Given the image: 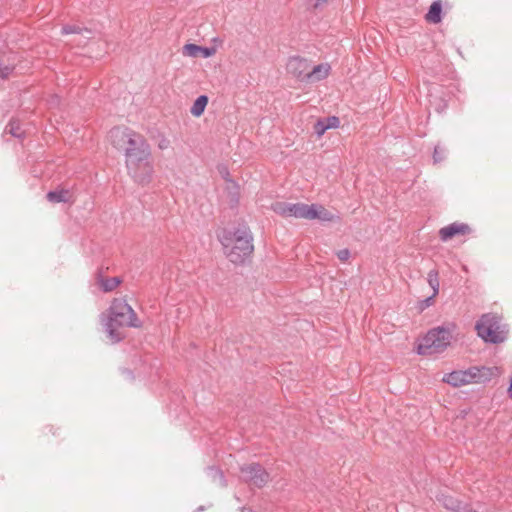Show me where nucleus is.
I'll list each match as a JSON object with an SVG mask.
<instances>
[{"instance_id": "1", "label": "nucleus", "mask_w": 512, "mask_h": 512, "mask_svg": "<svg viewBox=\"0 0 512 512\" xmlns=\"http://www.w3.org/2000/svg\"><path fill=\"white\" fill-rule=\"evenodd\" d=\"M112 144L125 152L127 172L141 185H147L154 175L151 147L146 138L130 129L116 127L111 130Z\"/></svg>"}, {"instance_id": "2", "label": "nucleus", "mask_w": 512, "mask_h": 512, "mask_svg": "<svg viewBox=\"0 0 512 512\" xmlns=\"http://www.w3.org/2000/svg\"><path fill=\"white\" fill-rule=\"evenodd\" d=\"M224 253L232 263L244 262L253 252L252 236L248 227L225 230L220 237Z\"/></svg>"}, {"instance_id": "3", "label": "nucleus", "mask_w": 512, "mask_h": 512, "mask_svg": "<svg viewBox=\"0 0 512 512\" xmlns=\"http://www.w3.org/2000/svg\"><path fill=\"white\" fill-rule=\"evenodd\" d=\"M272 210L283 217L303 218L307 220L318 219L324 222H331L335 219L333 213L324 206L318 204L276 202Z\"/></svg>"}, {"instance_id": "4", "label": "nucleus", "mask_w": 512, "mask_h": 512, "mask_svg": "<svg viewBox=\"0 0 512 512\" xmlns=\"http://www.w3.org/2000/svg\"><path fill=\"white\" fill-rule=\"evenodd\" d=\"M105 326L110 340L112 342H117L123 337L118 328L124 326L137 327V317L134 310L126 303L125 300L115 299L109 309L108 319Z\"/></svg>"}, {"instance_id": "5", "label": "nucleus", "mask_w": 512, "mask_h": 512, "mask_svg": "<svg viewBox=\"0 0 512 512\" xmlns=\"http://www.w3.org/2000/svg\"><path fill=\"white\" fill-rule=\"evenodd\" d=\"M454 330V324L431 329L424 337L419 339L416 347L417 353L432 355L443 352L450 345Z\"/></svg>"}, {"instance_id": "6", "label": "nucleus", "mask_w": 512, "mask_h": 512, "mask_svg": "<svg viewBox=\"0 0 512 512\" xmlns=\"http://www.w3.org/2000/svg\"><path fill=\"white\" fill-rule=\"evenodd\" d=\"M500 374L501 370L498 367H471L446 374L443 382L453 387H460L471 383H483Z\"/></svg>"}, {"instance_id": "7", "label": "nucleus", "mask_w": 512, "mask_h": 512, "mask_svg": "<svg viewBox=\"0 0 512 512\" xmlns=\"http://www.w3.org/2000/svg\"><path fill=\"white\" fill-rule=\"evenodd\" d=\"M476 331L479 337L486 342L499 343L507 337L506 326L494 314H485L476 323Z\"/></svg>"}, {"instance_id": "8", "label": "nucleus", "mask_w": 512, "mask_h": 512, "mask_svg": "<svg viewBox=\"0 0 512 512\" xmlns=\"http://www.w3.org/2000/svg\"><path fill=\"white\" fill-rule=\"evenodd\" d=\"M241 478L251 486L262 487L269 475L260 465L249 464L241 468Z\"/></svg>"}, {"instance_id": "9", "label": "nucleus", "mask_w": 512, "mask_h": 512, "mask_svg": "<svg viewBox=\"0 0 512 512\" xmlns=\"http://www.w3.org/2000/svg\"><path fill=\"white\" fill-rule=\"evenodd\" d=\"M310 64L308 60L294 56L288 59L286 71L300 81H306Z\"/></svg>"}, {"instance_id": "10", "label": "nucleus", "mask_w": 512, "mask_h": 512, "mask_svg": "<svg viewBox=\"0 0 512 512\" xmlns=\"http://www.w3.org/2000/svg\"><path fill=\"white\" fill-rule=\"evenodd\" d=\"M217 46L203 47L193 43L185 44L182 47V55L190 58H210L217 53Z\"/></svg>"}, {"instance_id": "11", "label": "nucleus", "mask_w": 512, "mask_h": 512, "mask_svg": "<svg viewBox=\"0 0 512 512\" xmlns=\"http://www.w3.org/2000/svg\"><path fill=\"white\" fill-rule=\"evenodd\" d=\"M470 227L464 223H452L440 229L439 236L442 241H448L456 236H464L470 233Z\"/></svg>"}, {"instance_id": "12", "label": "nucleus", "mask_w": 512, "mask_h": 512, "mask_svg": "<svg viewBox=\"0 0 512 512\" xmlns=\"http://www.w3.org/2000/svg\"><path fill=\"white\" fill-rule=\"evenodd\" d=\"M16 55L14 53H2L0 55V76L8 77L17 66L15 65Z\"/></svg>"}, {"instance_id": "13", "label": "nucleus", "mask_w": 512, "mask_h": 512, "mask_svg": "<svg viewBox=\"0 0 512 512\" xmlns=\"http://www.w3.org/2000/svg\"><path fill=\"white\" fill-rule=\"evenodd\" d=\"M330 69L331 67L327 63L319 64L312 70L309 69L306 81L312 83L325 79L329 75Z\"/></svg>"}, {"instance_id": "14", "label": "nucleus", "mask_w": 512, "mask_h": 512, "mask_svg": "<svg viewBox=\"0 0 512 512\" xmlns=\"http://www.w3.org/2000/svg\"><path fill=\"white\" fill-rule=\"evenodd\" d=\"M442 8L443 4L441 0H436L432 2L427 14L425 15V20L428 23L432 24H438L439 22H441Z\"/></svg>"}, {"instance_id": "15", "label": "nucleus", "mask_w": 512, "mask_h": 512, "mask_svg": "<svg viewBox=\"0 0 512 512\" xmlns=\"http://www.w3.org/2000/svg\"><path fill=\"white\" fill-rule=\"evenodd\" d=\"M47 199L51 203H61V202H70L73 199V194L68 189H59L55 191H50L47 194Z\"/></svg>"}, {"instance_id": "16", "label": "nucleus", "mask_w": 512, "mask_h": 512, "mask_svg": "<svg viewBox=\"0 0 512 512\" xmlns=\"http://www.w3.org/2000/svg\"><path fill=\"white\" fill-rule=\"evenodd\" d=\"M444 507L452 512H469L472 511L467 505H463L451 496H443L441 499Z\"/></svg>"}, {"instance_id": "17", "label": "nucleus", "mask_w": 512, "mask_h": 512, "mask_svg": "<svg viewBox=\"0 0 512 512\" xmlns=\"http://www.w3.org/2000/svg\"><path fill=\"white\" fill-rule=\"evenodd\" d=\"M428 283L430 287L433 290V294L431 297L427 298L425 300V303L427 306L431 305L433 303V299L438 295L439 293V279H438V271L437 270H431L428 273L427 277Z\"/></svg>"}, {"instance_id": "18", "label": "nucleus", "mask_w": 512, "mask_h": 512, "mask_svg": "<svg viewBox=\"0 0 512 512\" xmlns=\"http://www.w3.org/2000/svg\"><path fill=\"white\" fill-rule=\"evenodd\" d=\"M208 104V97L206 95L199 96L193 103L192 107L190 108V113L194 117H200Z\"/></svg>"}, {"instance_id": "19", "label": "nucleus", "mask_w": 512, "mask_h": 512, "mask_svg": "<svg viewBox=\"0 0 512 512\" xmlns=\"http://www.w3.org/2000/svg\"><path fill=\"white\" fill-rule=\"evenodd\" d=\"M119 284L120 281L118 280V278L114 277L102 280L101 287L104 291L109 292L117 288Z\"/></svg>"}, {"instance_id": "20", "label": "nucleus", "mask_w": 512, "mask_h": 512, "mask_svg": "<svg viewBox=\"0 0 512 512\" xmlns=\"http://www.w3.org/2000/svg\"><path fill=\"white\" fill-rule=\"evenodd\" d=\"M326 125L327 130L331 128H337L340 124V120L338 117L332 116L326 119H323Z\"/></svg>"}, {"instance_id": "21", "label": "nucleus", "mask_w": 512, "mask_h": 512, "mask_svg": "<svg viewBox=\"0 0 512 512\" xmlns=\"http://www.w3.org/2000/svg\"><path fill=\"white\" fill-rule=\"evenodd\" d=\"M82 31H83L82 28H80L78 25H67L62 28L63 34H71V33L80 34Z\"/></svg>"}, {"instance_id": "22", "label": "nucleus", "mask_w": 512, "mask_h": 512, "mask_svg": "<svg viewBox=\"0 0 512 512\" xmlns=\"http://www.w3.org/2000/svg\"><path fill=\"white\" fill-rule=\"evenodd\" d=\"M314 129H315V132L318 134V136H322L327 130L324 120L323 119L319 120L315 124Z\"/></svg>"}, {"instance_id": "23", "label": "nucleus", "mask_w": 512, "mask_h": 512, "mask_svg": "<svg viewBox=\"0 0 512 512\" xmlns=\"http://www.w3.org/2000/svg\"><path fill=\"white\" fill-rule=\"evenodd\" d=\"M7 129H8V132L10 134H12L13 136H16V137H20L21 136L20 128L18 126H16V122L15 121L10 122L9 126L7 127Z\"/></svg>"}, {"instance_id": "24", "label": "nucleus", "mask_w": 512, "mask_h": 512, "mask_svg": "<svg viewBox=\"0 0 512 512\" xmlns=\"http://www.w3.org/2000/svg\"><path fill=\"white\" fill-rule=\"evenodd\" d=\"M337 257L341 262H346L350 257V252L348 249L339 250L337 252Z\"/></svg>"}, {"instance_id": "25", "label": "nucleus", "mask_w": 512, "mask_h": 512, "mask_svg": "<svg viewBox=\"0 0 512 512\" xmlns=\"http://www.w3.org/2000/svg\"><path fill=\"white\" fill-rule=\"evenodd\" d=\"M169 141L167 139H162L159 143H158V147L159 149L161 150H165L169 147Z\"/></svg>"}, {"instance_id": "26", "label": "nucleus", "mask_w": 512, "mask_h": 512, "mask_svg": "<svg viewBox=\"0 0 512 512\" xmlns=\"http://www.w3.org/2000/svg\"><path fill=\"white\" fill-rule=\"evenodd\" d=\"M328 0H310V3L312 4V6L314 8H317L318 6H320L321 4L327 2Z\"/></svg>"}, {"instance_id": "27", "label": "nucleus", "mask_w": 512, "mask_h": 512, "mask_svg": "<svg viewBox=\"0 0 512 512\" xmlns=\"http://www.w3.org/2000/svg\"><path fill=\"white\" fill-rule=\"evenodd\" d=\"M228 187L235 190V195L238 194V186L233 181H227Z\"/></svg>"}, {"instance_id": "28", "label": "nucleus", "mask_w": 512, "mask_h": 512, "mask_svg": "<svg viewBox=\"0 0 512 512\" xmlns=\"http://www.w3.org/2000/svg\"><path fill=\"white\" fill-rule=\"evenodd\" d=\"M212 42H213V43L221 44V40H220L219 38H213V39H212Z\"/></svg>"}, {"instance_id": "29", "label": "nucleus", "mask_w": 512, "mask_h": 512, "mask_svg": "<svg viewBox=\"0 0 512 512\" xmlns=\"http://www.w3.org/2000/svg\"><path fill=\"white\" fill-rule=\"evenodd\" d=\"M437 153H438V148H435V151H434V160L437 161L438 158H437Z\"/></svg>"}, {"instance_id": "30", "label": "nucleus", "mask_w": 512, "mask_h": 512, "mask_svg": "<svg viewBox=\"0 0 512 512\" xmlns=\"http://www.w3.org/2000/svg\"><path fill=\"white\" fill-rule=\"evenodd\" d=\"M84 32L87 33V34H91V31L87 30V29H84Z\"/></svg>"}]
</instances>
